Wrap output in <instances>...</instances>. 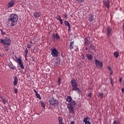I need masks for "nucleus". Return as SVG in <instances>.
Wrapping results in <instances>:
<instances>
[{"instance_id":"obj_50","label":"nucleus","mask_w":124,"mask_h":124,"mask_svg":"<svg viewBox=\"0 0 124 124\" xmlns=\"http://www.w3.org/2000/svg\"><path fill=\"white\" fill-rule=\"evenodd\" d=\"M58 63H58V62L56 63V65H58Z\"/></svg>"},{"instance_id":"obj_47","label":"nucleus","mask_w":124,"mask_h":124,"mask_svg":"<svg viewBox=\"0 0 124 124\" xmlns=\"http://www.w3.org/2000/svg\"><path fill=\"white\" fill-rule=\"evenodd\" d=\"M95 62H99L97 60H95Z\"/></svg>"},{"instance_id":"obj_3","label":"nucleus","mask_w":124,"mask_h":124,"mask_svg":"<svg viewBox=\"0 0 124 124\" xmlns=\"http://www.w3.org/2000/svg\"><path fill=\"white\" fill-rule=\"evenodd\" d=\"M71 84L72 87V91L78 92V93L80 94L81 93V90L78 88V83H77V81L75 79H72L71 81Z\"/></svg>"},{"instance_id":"obj_36","label":"nucleus","mask_w":124,"mask_h":124,"mask_svg":"<svg viewBox=\"0 0 124 124\" xmlns=\"http://www.w3.org/2000/svg\"><path fill=\"white\" fill-rule=\"evenodd\" d=\"M99 96L101 97V98H102V97H103V93H99Z\"/></svg>"},{"instance_id":"obj_12","label":"nucleus","mask_w":124,"mask_h":124,"mask_svg":"<svg viewBox=\"0 0 124 124\" xmlns=\"http://www.w3.org/2000/svg\"><path fill=\"white\" fill-rule=\"evenodd\" d=\"M93 18H94V16L93 15V14H90L89 15V21L90 22H93Z\"/></svg>"},{"instance_id":"obj_29","label":"nucleus","mask_w":124,"mask_h":124,"mask_svg":"<svg viewBox=\"0 0 124 124\" xmlns=\"http://www.w3.org/2000/svg\"><path fill=\"white\" fill-rule=\"evenodd\" d=\"M53 103L54 104V105H56L57 106L59 105V101L57 100H54Z\"/></svg>"},{"instance_id":"obj_22","label":"nucleus","mask_w":124,"mask_h":124,"mask_svg":"<svg viewBox=\"0 0 124 124\" xmlns=\"http://www.w3.org/2000/svg\"><path fill=\"white\" fill-rule=\"evenodd\" d=\"M74 44V42H70V50H72V49H73V45Z\"/></svg>"},{"instance_id":"obj_6","label":"nucleus","mask_w":124,"mask_h":124,"mask_svg":"<svg viewBox=\"0 0 124 124\" xmlns=\"http://www.w3.org/2000/svg\"><path fill=\"white\" fill-rule=\"evenodd\" d=\"M52 57H54L55 58H57V57H59V55L60 53L58 52V50H57V49L56 48H54L51 50V53Z\"/></svg>"},{"instance_id":"obj_19","label":"nucleus","mask_w":124,"mask_h":124,"mask_svg":"<svg viewBox=\"0 0 124 124\" xmlns=\"http://www.w3.org/2000/svg\"><path fill=\"white\" fill-rule=\"evenodd\" d=\"M8 66L11 68V69H13V70H14V69H15V67L13 66V64H12V62L9 63Z\"/></svg>"},{"instance_id":"obj_37","label":"nucleus","mask_w":124,"mask_h":124,"mask_svg":"<svg viewBox=\"0 0 124 124\" xmlns=\"http://www.w3.org/2000/svg\"><path fill=\"white\" fill-rule=\"evenodd\" d=\"M27 48H28L29 49H31V45L28 44Z\"/></svg>"},{"instance_id":"obj_46","label":"nucleus","mask_w":124,"mask_h":124,"mask_svg":"<svg viewBox=\"0 0 124 124\" xmlns=\"http://www.w3.org/2000/svg\"><path fill=\"white\" fill-rule=\"evenodd\" d=\"M70 124H75V123H74V121H72Z\"/></svg>"},{"instance_id":"obj_8","label":"nucleus","mask_w":124,"mask_h":124,"mask_svg":"<svg viewBox=\"0 0 124 124\" xmlns=\"http://www.w3.org/2000/svg\"><path fill=\"white\" fill-rule=\"evenodd\" d=\"M13 85L15 87H16V86H17V84H18V77H17V76H14L13 77Z\"/></svg>"},{"instance_id":"obj_5","label":"nucleus","mask_w":124,"mask_h":124,"mask_svg":"<svg viewBox=\"0 0 124 124\" xmlns=\"http://www.w3.org/2000/svg\"><path fill=\"white\" fill-rule=\"evenodd\" d=\"M52 40L53 42H56L57 41H60L61 40V36L59 35V34L58 33H54L52 35Z\"/></svg>"},{"instance_id":"obj_49","label":"nucleus","mask_w":124,"mask_h":124,"mask_svg":"<svg viewBox=\"0 0 124 124\" xmlns=\"http://www.w3.org/2000/svg\"><path fill=\"white\" fill-rule=\"evenodd\" d=\"M30 43L31 45L32 44V42L31 41H30Z\"/></svg>"},{"instance_id":"obj_40","label":"nucleus","mask_w":124,"mask_h":124,"mask_svg":"<svg viewBox=\"0 0 124 124\" xmlns=\"http://www.w3.org/2000/svg\"><path fill=\"white\" fill-rule=\"evenodd\" d=\"M94 46H93V44H91V45H90V49H93V48H94Z\"/></svg>"},{"instance_id":"obj_11","label":"nucleus","mask_w":124,"mask_h":124,"mask_svg":"<svg viewBox=\"0 0 124 124\" xmlns=\"http://www.w3.org/2000/svg\"><path fill=\"white\" fill-rule=\"evenodd\" d=\"M89 120V117L86 116V117H84L83 122L85 123V124H91V123L89 121H88Z\"/></svg>"},{"instance_id":"obj_26","label":"nucleus","mask_w":124,"mask_h":124,"mask_svg":"<svg viewBox=\"0 0 124 124\" xmlns=\"http://www.w3.org/2000/svg\"><path fill=\"white\" fill-rule=\"evenodd\" d=\"M0 98L1 99L2 102H3V104H4V105H5V98L2 96H0Z\"/></svg>"},{"instance_id":"obj_28","label":"nucleus","mask_w":124,"mask_h":124,"mask_svg":"<svg viewBox=\"0 0 124 124\" xmlns=\"http://www.w3.org/2000/svg\"><path fill=\"white\" fill-rule=\"evenodd\" d=\"M16 62H22V60H21V57H19V58H17L16 57Z\"/></svg>"},{"instance_id":"obj_39","label":"nucleus","mask_w":124,"mask_h":124,"mask_svg":"<svg viewBox=\"0 0 124 124\" xmlns=\"http://www.w3.org/2000/svg\"><path fill=\"white\" fill-rule=\"evenodd\" d=\"M59 21H60V24L61 25H63V21H62V19H61L59 20Z\"/></svg>"},{"instance_id":"obj_52","label":"nucleus","mask_w":124,"mask_h":124,"mask_svg":"<svg viewBox=\"0 0 124 124\" xmlns=\"http://www.w3.org/2000/svg\"><path fill=\"white\" fill-rule=\"evenodd\" d=\"M123 29H124V25L123 26Z\"/></svg>"},{"instance_id":"obj_53","label":"nucleus","mask_w":124,"mask_h":124,"mask_svg":"<svg viewBox=\"0 0 124 124\" xmlns=\"http://www.w3.org/2000/svg\"><path fill=\"white\" fill-rule=\"evenodd\" d=\"M1 56V54L0 53V57Z\"/></svg>"},{"instance_id":"obj_31","label":"nucleus","mask_w":124,"mask_h":124,"mask_svg":"<svg viewBox=\"0 0 124 124\" xmlns=\"http://www.w3.org/2000/svg\"><path fill=\"white\" fill-rule=\"evenodd\" d=\"M0 31L2 35H5V34H6V33L5 32H3L2 29H0Z\"/></svg>"},{"instance_id":"obj_45","label":"nucleus","mask_w":124,"mask_h":124,"mask_svg":"<svg viewBox=\"0 0 124 124\" xmlns=\"http://www.w3.org/2000/svg\"><path fill=\"white\" fill-rule=\"evenodd\" d=\"M120 82H122V81H123V78H121L119 79Z\"/></svg>"},{"instance_id":"obj_41","label":"nucleus","mask_w":124,"mask_h":124,"mask_svg":"<svg viewBox=\"0 0 124 124\" xmlns=\"http://www.w3.org/2000/svg\"><path fill=\"white\" fill-rule=\"evenodd\" d=\"M78 2H84V0H76Z\"/></svg>"},{"instance_id":"obj_23","label":"nucleus","mask_w":124,"mask_h":124,"mask_svg":"<svg viewBox=\"0 0 124 124\" xmlns=\"http://www.w3.org/2000/svg\"><path fill=\"white\" fill-rule=\"evenodd\" d=\"M40 103L41 105L42 106V107H43V108L45 109L46 105L45 104V103H44V102H43V101H40Z\"/></svg>"},{"instance_id":"obj_42","label":"nucleus","mask_w":124,"mask_h":124,"mask_svg":"<svg viewBox=\"0 0 124 124\" xmlns=\"http://www.w3.org/2000/svg\"><path fill=\"white\" fill-rule=\"evenodd\" d=\"M61 78H59L58 80V85H61Z\"/></svg>"},{"instance_id":"obj_30","label":"nucleus","mask_w":124,"mask_h":124,"mask_svg":"<svg viewBox=\"0 0 124 124\" xmlns=\"http://www.w3.org/2000/svg\"><path fill=\"white\" fill-rule=\"evenodd\" d=\"M56 62H61V58L59 57H56Z\"/></svg>"},{"instance_id":"obj_1","label":"nucleus","mask_w":124,"mask_h":124,"mask_svg":"<svg viewBox=\"0 0 124 124\" xmlns=\"http://www.w3.org/2000/svg\"><path fill=\"white\" fill-rule=\"evenodd\" d=\"M18 19H19V17L16 14H12L9 16L8 21L11 23V27H14L17 24Z\"/></svg>"},{"instance_id":"obj_2","label":"nucleus","mask_w":124,"mask_h":124,"mask_svg":"<svg viewBox=\"0 0 124 124\" xmlns=\"http://www.w3.org/2000/svg\"><path fill=\"white\" fill-rule=\"evenodd\" d=\"M0 43L4 46L5 51H8L9 46L11 45V39L9 38H6L4 39H0Z\"/></svg>"},{"instance_id":"obj_4","label":"nucleus","mask_w":124,"mask_h":124,"mask_svg":"<svg viewBox=\"0 0 124 124\" xmlns=\"http://www.w3.org/2000/svg\"><path fill=\"white\" fill-rule=\"evenodd\" d=\"M76 105V103L75 101H72L71 103L67 104V108H68L69 113L70 114H74V107Z\"/></svg>"},{"instance_id":"obj_18","label":"nucleus","mask_w":124,"mask_h":124,"mask_svg":"<svg viewBox=\"0 0 124 124\" xmlns=\"http://www.w3.org/2000/svg\"><path fill=\"white\" fill-rule=\"evenodd\" d=\"M89 44H90V42H89L88 38H86L84 40V45H85V46H89Z\"/></svg>"},{"instance_id":"obj_27","label":"nucleus","mask_w":124,"mask_h":124,"mask_svg":"<svg viewBox=\"0 0 124 124\" xmlns=\"http://www.w3.org/2000/svg\"><path fill=\"white\" fill-rule=\"evenodd\" d=\"M108 70H109V71H110V75H112V74H113V70H112V69L111 68V67L108 66Z\"/></svg>"},{"instance_id":"obj_17","label":"nucleus","mask_w":124,"mask_h":124,"mask_svg":"<svg viewBox=\"0 0 124 124\" xmlns=\"http://www.w3.org/2000/svg\"><path fill=\"white\" fill-rule=\"evenodd\" d=\"M33 91L35 93V95L37 97V98H38L39 99H41V97L40 96V95L38 93L37 91L35 90V89H33Z\"/></svg>"},{"instance_id":"obj_16","label":"nucleus","mask_w":124,"mask_h":124,"mask_svg":"<svg viewBox=\"0 0 124 124\" xmlns=\"http://www.w3.org/2000/svg\"><path fill=\"white\" fill-rule=\"evenodd\" d=\"M95 65L98 68H101L103 66V63L102 62H95Z\"/></svg>"},{"instance_id":"obj_9","label":"nucleus","mask_w":124,"mask_h":124,"mask_svg":"<svg viewBox=\"0 0 124 124\" xmlns=\"http://www.w3.org/2000/svg\"><path fill=\"white\" fill-rule=\"evenodd\" d=\"M104 6L108 8H110V1L109 0H107L104 1Z\"/></svg>"},{"instance_id":"obj_32","label":"nucleus","mask_w":124,"mask_h":124,"mask_svg":"<svg viewBox=\"0 0 124 124\" xmlns=\"http://www.w3.org/2000/svg\"><path fill=\"white\" fill-rule=\"evenodd\" d=\"M25 57H27V56L29 53V50H28V48H26L25 49Z\"/></svg>"},{"instance_id":"obj_7","label":"nucleus","mask_w":124,"mask_h":124,"mask_svg":"<svg viewBox=\"0 0 124 124\" xmlns=\"http://www.w3.org/2000/svg\"><path fill=\"white\" fill-rule=\"evenodd\" d=\"M112 28L111 27H108L107 29V33L108 36H111L112 35Z\"/></svg>"},{"instance_id":"obj_10","label":"nucleus","mask_w":124,"mask_h":124,"mask_svg":"<svg viewBox=\"0 0 124 124\" xmlns=\"http://www.w3.org/2000/svg\"><path fill=\"white\" fill-rule=\"evenodd\" d=\"M33 16L36 19H38L41 16V14L38 12H35L33 13Z\"/></svg>"},{"instance_id":"obj_43","label":"nucleus","mask_w":124,"mask_h":124,"mask_svg":"<svg viewBox=\"0 0 124 124\" xmlns=\"http://www.w3.org/2000/svg\"><path fill=\"white\" fill-rule=\"evenodd\" d=\"M88 97H92V93H91L88 95Z\"/></svg>"},{"instance_id":"obj_51","label":"nucleus","mask_w":124,"mask_h":124,"mask_svg":"<svg viewBox=\"0 0 124 124\" xmlns=\"http://www.w3.org/2000/svg\"><path fill=\"white\" fill-rule=\"evenodd\" d=\"M32 60H34V59L33 58V57H32Z\"/></svg>"},{"instance_id":"obj_44","label":"nucleus","mask_w":124,"mask_h":124,"mask_svg":"<svg viewBox=\"0 0 124 124\" xmlns=\"http://www.w3.org/2000/svg\"><path fill=\"white\" fill-rule=\"evenodd\" d=\"M110 81H111V84L113 86V80H112V78H110Z\"/></svg>"},{"instance_id":"obj_21","label":"nucleus","mask_w":124,"mask_h":124,"mask_svg":"<svg viewBox=\"0 0 124 124\" xmlns=\"http://www.w3.org/2000/svg\"><path fill=\"white\" fill-rule=\"evenodd\" d=\"M87 57L89 60V61H92L93 60V55L91 54H87Z\"/></svg>"},{"instance_id":"obj_25","label":"nucleus","mask_w":124,"mask_h":124,"mask_svg":"<svg viewBox=\"0 0 124 124\" xmlns=\"http://www.w3.org/2000/svg\"><path fill=\"white\" fill-rule=\"evenodd\" d=\"M19 65L20 66V67L22 69H24L25 67H24V64H23V62H19Z\"/></svg>"},{"instance_id":"obj_48","label":"nucleus","mask_w":124,"mask_h":124,"mask_svg":"<svg viewBox=\"0 0 124 124\" xmlns=\"http://www.w3.org/2000/svg\"><path fill=\"white\" fill-rule=\"evenodd\" d=\"M85 50H88V47H85Z\"/></svg>"},{"instance_id":"obj_14","label":"nucleus","mask_w":124,"mask_h":124,"mask_svg":"<svg viewBox=\"0 0 124 124\" xmlns=\"http://www.w3.org/2000/svg\"><path fill=\"white\" fill-rule=\"evenodd\" d=\"M66 100L67 102H68L69 103H71V102L73 101V100H72V97H71V96H68L66 97Z\"/></svg>"},{"instance_id":"obj_15","label":"nucleus","mask_w":124,"mask_h":124,"mask_svg":"<svg viewBox=\"0 0 124 124\" xmlns=\"http://www.w3.org/2000/svg\"><path fill=\"white\" fill-rule=\"evenodd\" d=\"M14 3H15V1H14V0H11V1L9 2L8 4V7H12L13 5H14Z\"/></svg>"},{"instance_id":"obj_20","label":"nucleus","mask_w":124,"mask_h":124,"mask_svg":"<svg viewBox=\"0 0 124 124\" xmlns=\"http://www.w3.org/2000/svg\"><path fill=\"white\" fill-rule=\"evenodd\" d=\"M58 120L59 121V124H63V123H62V118L59 116L58 118Z\"/></svg>"},{"instance_id":"obj_38","label":"nucleus","mask_w":124,"mask_h":124,"mask_svg":"<svg viewBox=\"0 0 124 124\" xmlns=\"http://www.w3.org/2000/svg\"><path fill=\"white\" fill-rule=\"evenodd\" d=\"M15 93H18V90L17 89H15L14 90Z\"/></svg>"},{"instance_id":"obj_34","label":"nucleus","mask_w":124,"mask_h":124,"mask_svg":"<svg viewBox=\"0 0 124 124\" xmlns=\"http://www.w3.org/2000/svg\"><path fill=\"white\" fill-rule=\"evenodd\" d=\"M56 19H57V20H58V21L60 20H61V19H62V18H61V16L58 15V16H57V17H56Z\"/></svg>"},{"instance_id":"obj_24","label":"nucleus","mask_w":124,"mask_h":124,"mask_svg":"<svg viewBox=\"0 0 124 124\" xmlns=\"http://www.w3.org/2000/svg\"><path fill=\"white\" fill-rule=\"evenodd\" d=\"M119 55H120V54L119 53V52L118 51L114 52V56L115 58H118Z\"/></svg>"},{"instance_id":"obj_35","label":"nucleus","mask_w":124,"mask_h":124,"mask_svg":"<svg viewBox=\"0 0 124 124\" xmlns=\"http://www.w3.org/2000/svg\"><path fill=\"white\" fill-rule=\"evenodd\" d=\"M112 124H120V123H119L118 121H117V120H115V121L113 122Z\"/></svg>"},{"instance_id":"obj_33","label":"nucleus","mask_w":124,"mask_h":124,"mask_svg":"<svg viewBox=\"0 0 124 124\" xmlns=\"http://www.w3.org/2000/svg\"><path fill=\"white\" fill-rule=\"evenodd\" d=\"M49 102L50 105H55V104L54 103V101H53V100H50L49 101Z\"/></svg>"},{"instance_id":"obj_13","label":"nucleus","mask_w":124,"mask_h":124,"mask_svg":"<svg viewBox=\"0 0 124 124\" xmlns=\"http://www.w3.org/2000/svg\"><path fill=\"white\" fill-rule=\"evenodd\" d=\"M64 25L66 27H68V31H70V24H69V22H68V21L65 20L64 21Z\"/></svg>"}]
</instances>
